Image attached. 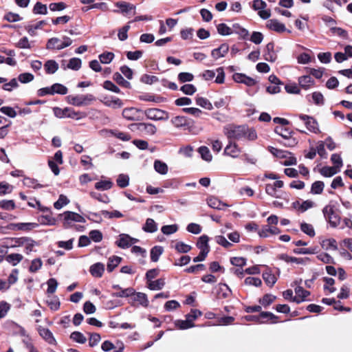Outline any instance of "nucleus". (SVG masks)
<instances>
[{
  "label": "nucleus",
  "instance_id": "obj_29",
  "mask_svg": "<svg viewBox=\"0 0 352 352\" xmlns=\"http://www.w3.org/2000/svg\"><path fill=\"white\" fill-rule=\"evenodd\" d=\"M299 85L304 89H309L314 84V80L310 76L306 75L298 78Z\"/></svg>",
  "mask_w": 352,
  "mask_h": 352
},
{
  "label": "nucleus",
  "instance_id": "obj_23",
  "mask_svg": "<svg viewBox=\"0 0 352 352\" xmlns=\"http://www.w3.org/2000/svg\"><path fill=\"white\" fill-rule=\"evenodd\" d=\"M229 47L227 44H222L218 48L214 49L211 52V56L214 59H219L221 57H224L228 53Z\"/></svg>",
  "mask_w": 352,
  "mask_h": 352
},
{
  "label": "nucleus",
  "instance_id": "obj_3",
  "mask_svg": "<svg viewBox=\"0 0 352 352\" xmlns=\"http://www.w3.org/2000/svg\"><path fill=\"white\" fill-rule=\"evenodd\" d=\"M66 99L69 104L76 107L88 106L96 100V98L90 94L69 95Z\"/></svg>",
  "mask_w": 352,
  "mask_h": 352
},
{
  "label": "nucleus",
  "instance_id": "obj_41",
  "mask_svg": "<svg viewBox=\"0 0 352 352\" xmlns=\"http://www.w3.org/2000/svg\"><path fill=\"white\" fill-rule=\"evenodd\" d=\"M11 124V121L0 116V131L2 132L1 136L4 138L8 133V127Z\"/></svg>",
  "mask_w": 352,
  "mask_h": 352
},
{
  "label": "nucleus",
  "instance_id": "obj_43",
  "mask_svg": "<svg viewBox=\"0 0 352 352\" xmlns=\"http://www.w3.org/2000/svg\"><path fill=\"white\" fill-rule=\"evenodd\" d=\"M50 89H52V95L55 94L65 95L68 91L67 88L60 83H55L52 85L50 86Z\"/></svg>",
  "mask_w": 352,
  "mask_h": 352
},
{
  "label": "nucleus",
  "instance_id": "obj_50",
  "mask_svg": "<svg viewBox=\"0 0 352 352\" xmlns=\"http://www.w3.org/2000/svg\"><path fill=\"white\" fill-rule=\"evenodd\" d=\"M278 233H280V230L276 226H266L261 230L260 235L263 237H267L269 234H277Z\"/></svg>",
  "mask_w": 352,
  "mask_h": 352
},
{
  "label": "nucleus",
  "instance_id": "obj_40",
  "mask_svg": "<svg viewBox=\"0 0 352 352\" xmlns=\"http://www.w3.org/2000/svg\"><path fill=\"white\" fill-rule=\"evenodd\" d=\"M23 258L22 254H10L6 256V261L13 266H16Z\"/></svg>",
  "mask_w": 352,
  "mask_h": 352
},
{
  "label": "nucleus",
  "instance_id": "obj_52",
  "mask_svg": "<svg viewBox=\"0 0 352 352\" xmlns=\"http://www.w3.org/2000/svg\"><path fill=\"white\" fill-rule=\"evenodd\" d=\"M196 104L208 110H212L213 109L212 103L206 98L197 97L196 98Z\"/></svg>",
  "mask_w": 352,
  "mask_h": 352
},
{
  "label": "nucleus",
  "instance_id": "obj_63",
  "mask_svg": "<svg viewBox=\"0 0 352 352\" xmlns=\"http://www.w3.org/2000/svg\"><path fill=\"white\" fill-rule=\"evenodd\" d=\"M175 248L179 253H187L190 251L191 246L182 241H178L175 243Z\"/></svg>",
  "mask_w": 352,
  "mask_h": 352
},
{
  "label": "nucleus",
  "instance_id": "obj_61",
  "mask_svg": "<svg viewBox=\"0 0 352 352\" xmlns=\"http://www.w3.org/2000/svg\"><path fill=\"white\" fill-rule=\"evenodd\" d=\"M217 32L219 34L227 36L232 34V29L225 23H220L217 26Z\"/></svg>",
  "mask_w": 352,
  "mask_h": 352
},
{
  "label": "nucleus",
  "instance_id": "obj_46",
  "mask_svg": "<svg viewBox=\"0 0 352 352\" xmlns=\"http://www.w3.org/2000/svg\"><path fill=\"white\" fill-rule=\"evenodd\" d=\"M268 151L275 157L281 159L287 158V155H290V153L288 151L280 150L273 146H269Z\"/></svg>",
  "mask_w": 352,
  "mask_h": 352
},
{
  "label": "nucleus",
  "instance_id": "obj_27",
  "mask_svg": "<svg viewBox=\"0 0 352 352\" xmlns=\"http://www.w3.org/2000/svg\"><path fill=\"white\" fill-rule=\"evenodd\" d=\"M209 238L206 235H203L199 237L197 246L200 250V252L208 253L210 247L208 245Z\"/></svg>",
  "mask_w": 352,
  "mask_h": 352
},
{
  "label": "nucleus",
  "instance_id": "obj_11",
  "mask_svg": "<svg viewBox=\"0 0 352 352\" xmlns=\"http://www.w3.org/2000/svg\"><path fill=\"white\" fill-rule=\"evenodd\" d=\"M267 3L263 0H254L252 8L258 11V16L263 19H267L271 16V11L266 9Z\"/></svg>",
  "mask_w": 352,
  "mask_h": 352
},
{
  "label": "nucleus",
  "instance_id": "obj_16",
  "mask_svg": "<svg viewBox=\"0 0 352 352\" xmlns=\"http://www.w3.org/2000/svg\"><path fill=\"white\" fill-rule=\"evenodd\" d=\"M101 102L105 106L113 109L121 108L123 106L122 101L114 96H105L101 100Z\"/></svg>",
  "mask_w": 352,
  "mask_h": 352
},
{
  "label": "nucleus",
  "instance_id": "obj_55",
  "mask_svg": "<svg viewBox=\"0 0 352 352\" xmlns=\"http://www.w3.org/2000/svg\"><path fill=\"white\" fill-rule=\"evenodd\" d=\"M117 185L123 188L129 186V177L127 175L120 174L116 179Z\"/></svg>",
  "mask_w": 352,
  "mask_h": 352
},
{
  "label": "nucleus",
  "instance_id": "obj_19",
  "mask_svg": "<svg viewBox=\"0 0 352 352\" xmlns=\"http://www.w3.org/2000/svg\"><path fill=\"white\" fill-rule=\"evenodd\" d=\"M265 60L270 62H274L277 58V54L274 51V44L269 43L266 45L263 54Z\"/></svg>",
  "mask_w": 352,
  "mask_h": 352
},
{
  "label": "nucleus",
  "instance_id": "obj_31",
  "mask_svg": "<svg viewBox=\"0 0 352 352\" xmlns=\"http://www.w3.org/2000/svg\"><path fill=\"white\" fill-rule=\"evenodd\" d=\"M46 24L47 23L45 21H39L34 25H29L26 26L25 30L30 36H35L36 34V30L41 29L42 27Z\"/></svg>",
  "mask_w": 352,
  "mask_h": 352
},
{
  "label": "nucleus",
  "instance_id": "obj_28",
  "mask_svg": "<svg viewBox=\"0 0 352 352\" xmlns=\"http://www.w3.org/2000/svg\"><path fill=\"white\" fill-rule=\"evenodd\" d=\"M104 271V266L103 264L100 263H97L94 265H92L90 267V273L91 274L97 278H100L102 276L103 272Z\"/></svg>",
  "mask_w": 352,
  "mask_h": 352
},
{
  "label": "nucleus",
  "instance_id": "obj_53",
  "mask_svg": "<svg viewBox=\"0 0 352 352\" xmlns=\"http://www.w3.org/2000/svg\"><path fill=\"white\" fill-rule=\"evenodd\" d=\"M324 187V182L317 181L312 184L311 192L314 195H320L322 192Z\"/></svg>",
  "mask_w": 352,
  "mask_h": 352
},
{
  "label": "nucleus",
  "instance_id": "obj_2",
  "mask_svg": "<svg viewBox=\"0 0 352 352\" xmlns=\"http://www.w3.org/2000/svg\"><path fill=\"white\" fill-rule=\"evenodd\" d=\"M292 118L293 122L296 126H299L300 122H302L309 131L314 133L320 132L318 124L314 118L303 114L294 115Z\"/></svg>",
  "mask_w": 352,
  "mask_h": 352
},
{
  "label": "nucleus",
  "instance_id": "obj_64",
  "mask_svg": "<svg viewBox=\"0 0 352 352\" xmlns=\"http://www.w3.org/2000/svg\"><path fill=\"white\" fill-rule=\"evenodd\" d=\"M70 338L74 341L80 344H84L87 341V338H85V336L79 331H74L73 333H72Z\"/></svg>",
  "mask_w": 352,
  "mask_h": 352
},
{
  "label": "nucleus",
  "instance_id": "obj_35",
  "mask_svg": "<svg viewBox=\"0 0 352 352\" xmlns=\"http://www.w3.org/2000/svg\"><path fill=\"white\" fill-rule=\"evenodd\" d=\"M165 285V279L163 278L148 282V287L151 290L162 289Z\"/></svg>",
  "mask_w": 352,
  "mask_h": 352
},
{
  "label": "nucleus",
  "instance_id": "obj_12",
  "mask_svg": "<svg viewBox=\"0 0 352 352\" xmlns=\"http://www.w3.org/2000/svg\"><path fill=\"white\" fill-rule=\"evenodd\" d=\"M137 242H138V239L133 238L126 234H120L116 241V244L122 249H126Z\"/></svg>",
  "mask_w": 352,
  "mask_h": 352
},
{
  "label": "nucleus",
  "instance_id": "obj_56",
  "mask_svg": "<svg viewBox=\"0 0 352 352\" xmlns=\"http://www.w3.org/2000/svg\"><path fill=\"white\" fill-rule=\"evenodd\" d=\"M33 12L36 14H47V6L41 3V2H37L33 8Z\"/></svg>",
  "mask_w": 352,
  "mask_h": 352
},
{
  "label": "nucleus",
  "instance_id": "obj_9",
  "mask_svg": "<svg viewBox=\"0 0 352 352\" xmlns=\"http://www.w3.org/2000/svg\"><path fill=\"white\" fill-rule=\"evenodd\" d=\"M60 216L63 217V226L65 228L72 227L75 222H85L84 217L74 212L66 211L60 214Z\"/></svg>",
  "mask_w": 352,
  "mask_h": 352
},
{
  "label": "nucleus",
  "instance_id": "obj_8",
  "mask_svg": "<svg viewBox=\"0 0 352 352\" xmlns=\"http://www.w3.org/2000/svg\"><path fill=\"white\" fill-rule=\"evenodd\" d=\"M202 77L206 80H212L214 77V82L218 84H222L225 80V72L223 67H219L214 70H206L202 74Z\"/></svg>",
  "mask_w": 352,
  "mask_h": 352
},
{
  "label": "nucleus",
  "instance_id": "obj_51",
  "mask_svg": "<svg viewBox=\"0 0 352 352\" xmlns=\"http://www.w3.org/2000/svg\"><path fill=\"white\" fill-rule=\"evenodd\" d=\"M300 230L302 232L311 237L314 236L316 234L313 226L305 222L300 224Z\"/></svg>",
  "mask_w": 352,
  "mask_h": 352
},
{
  "label": "nucleus",
  "instance_id": "obj_57",
  "mask_svg": "<svg viewBox=\"0 0 352 352\" xmlns=\"http://www.w3.org/2000/svg\"><path fill=\"white\" fill-rule=\"evenodd\" d=\"M28 37L24 36L19 39L16 44V47L20 49H30L32 47V43Z\"/></svg>",
  "mask_w": 352,
  "mask_h": 352
},
{
  "label": "nucleus",
  "instance_id": "obj_21",
  "mask_svg": "<svg viewBox=\"0 0 352 352\" xmlns=\"http://www.w3.org/2000/svg\"><path fill=\"white\" fill-rule=\"evenodd\" d=\"M267 28L277 32H283L286 30L285 25L276 19H270L266 24Z\"/></svg>",
  "mask_w": 352,
  "mask_h": 352
},
{
  "label": "nucleus",
  "instance_id": "obj_45",
  "mask_svg": "<svg viewBox=\"0 0 352 352\" xmlns=\"http://www.w3.org/2000/svg\"><path fill=\"white\" fill-rule=\"evenodd\" d=\"M164 249L162 246H154L151 250V259L153 262H157L162 254Z\"/></svg>",
  "mask_w": 352,
  "mask_h": 352
},
{
  "label": "nucleus",
  "instance_id": "obj_5",
  "mask_svg": "<svg viewBox=\"0 0 352 352\" xmlns=\"http://www.w3.org/2000/svg\"><path fill=\"white\" fill-rule=\"evenodd\" d=\"M274 131L285 140L284 142H280L284 146L292 147L297 144L298 141L296 138L292 137L293 132L288 128L283 126H278L275 128Z\"/></svg>",
  "mask_w": 352,
  "mask_h": 352
},
{
  "label": "nucleus",
  "instance_id": "obj_42",
  "mask_svg": "<svg viewBox=\"0 0 352 352\" xmlns=\"http://www.w3.org/2000/svg\"><path fill=\"white\" fill-rule=\"evenodd\" d=\"M113 186V182L110 179L101 180L95 184V188L98 190H107Z\"/></svg>",
  "mask_w": 352,
  "mask_h": 352
},
{
  "label": "nucleus",
  "instance_id": "obj_17",
  "mask_svg": "<svg viewBox=\"0 0 352 352\" xmlns=\"http://www.w3.org/2000/svg\"><path fill=\"white\" fill-rule=\"evenodd\" d=\"M138 129L148 135H153L157 132L156 126L151 123L140 122L137 124Z\"/></svg>",
  "mask_w": 352,
  "mask_h": 352
},
{
  "label": "nucleus",
  "instance_id": "obj_6",
  "mask_svg": "<svg viewBox=\"0 0 352 352\" xmlns=\"http://www.w3.org/2000/svg\"><path fill=\"white\" fill-rule=\"evenodd\" d=\"M334 208L333 205L328 204L323 208L322 213L330 226L336 228L340 224V217L335 212Z\"/></svg>",
  "mask_w": 352,
  "mask_h": 352
},
{
  "label": "nucleus",
  "instance_id": "obj_14",
  "mask_svg": "<svg viewBox=\"0 0 352 352\" xmlns=\"http://www.w3.org/2000/svg\"><path fill=\"white\" fill-rule=\"evenodd\" d=\"M255 318V322L257 323H277L278 322V316L272 314L270 311H262L258 316V317Z\"/></svg>",
  "mask_w": 352,
  "mask_h": 352
},
{
  "label": "nucleus",
  "instance_id": "obj_39",
  "mask_svg": "<svg viewBox=\"0 0 352 352\" xmlns=\"http://www.w3.org/2000/svg\"><path fill=\"white\" fill-rule=\"evenodd\" d=\"M198 153L200 154L201 158L208 162H210L212 160V155L209 150V148L207 146H200L198 148Z\"/></svg>",
  "mask_w": 352,
  "mask_h": 352
},
{
  "label": "nucleus",
  "instance_id": "obj_20",
  "mask_svg": "<svg viewBox=\"0 0 352 352\" xmlns=\"http://www.w3.org/2000/svg\"><path fill=\"white\" fill-rule=\"evenodd\" d=\"M132 302L131 304L134 305L135 302H138L139 305L143 306L144 307H147L148 306V300L147 298L146 294L142 292H135L131 296Z\"/></svg>",
  "mask_w": 352,
  "mask_h": 352
},
{
  "label": "nucleus",
  "instance_id": "obj_1",
  "mask_svg": "<svg viewBox=\"0 0 352 352\" xmlns=\"http://www.w3.org/2000/svg\"><path fill=\"white\" fill-rule=\"evenodd\" d=\"M247 126L228 124L223 127V133L229 140H241L245 137Z\"/></svg>",
  "mask_w": 352,
  "mask_h": 352
},
{
  "label": "nucleus",
  "instance_id": "obj_22",
  "mask_svg": "<svg viewBox=\"0 0 352 352\" xmlns=\"http://www.w3.org/2000/svg\"><path fill=\"white\" fill-rule=\"evenodd\" d=\"M140 112V109L134 107L125 108L122 111V116L128 120H136L138 119V113Z\"/></svg>",
  "mask_w": 352,
  "mask_h": 352
},
{
  "label": "nucleus",
  "instance_id": "obj_58",
  "mask_svg": "<svg viewBox=\"0 0 352 352\" xmlns=\"http://www.w3.org/2000/svg\"><path fill=\"white\" fill-rule=\"evenodd\" d=\"M276 297L272 294H265L263 297L259 300V302L264 307H267L270 305H271L275 300Z\"/></svg>",
  "mask_w": 352,
  "mask_h": 352
},
{
  "label": "nucleus",
  "instance_id": "obj_15",
  "mask_svg": "<svg viewBox=\"0 0 352 352\" xmlns=\"http://www.w3.org/2000/svg\"><path fill=\"white\" fill-rule=\"evenodd\" d=\"M234 82L237 83H243L248 87H252L256 84V80L250 76L242 73H235L232 76Z\"/></svg>",
  "mask_w": 352,
  "mask_h": 352
},
{
  "label": "nucleus",
  "instance_id": "obj_34",
  "mask_svg": "<svg viewBox=\"0 0 352 352\" xmlns=\"http://www.w3.org/2000/svg\"><path fill=\"white\" fill-rule=\"evenodd\" d=\"M142 229L146 232L153 233L157 230V224L153 219L148 218L146 219Z\"/></svg>",
  "mask_w": 352,
  "mask_h": 352
},
{
  "label": "nucleus",
  "instance_id": "obj_37",
  "mask_svg": "<svg viewBox=\"0 0 352 352\" xmlns=\"http://www.w3.org/2000/svg\"><path fill=\"white\" fill-rule=\"evenodd\" d=\"M340 172V170L333 166H324L320 169V173L326 177H330Z\"/></svg>",
  "mask_w": 352,
  "mask_h": 352
},
{
  "label": "nucleus",
  "instance_id": "obj_4",
  "mask_svg": "<svg viewBox=\"0 0 352 352\" xmlns=\"http://www.w3.org/2000/svg\"><path fill=\"white\" fill-rule=\"evenodd\" d=\"M53 110L55 116L59 118H70L78 120L87 116V113L85 112L75 111L72 109L68 107L63 109L59 107H54Z\"/></svg>",
  "mask_w": 352,
  "mask_h": 352
},
{
  "label": "nucleus",
  "instance_id": "obj_25",
  "mask_svg": "<svg viewBox=\"0 0 352 352\" xmlns=\"http://www.w3.org/2000/svg\"><path fill=\"white\" fill-rule=\"evenodd\" d=\"M263 278L265 281V283L270 287H273L274 285L277 281V278L275 276V275L272 273V270L270 269H267L263 273Z\"/></svg>",
  "mask_w": 352,
  "mask_h": 352
},
{
  "label": "nucleus",
  "instance_id": "obj_54",
  "mask_svg": "<svg viewBox=\"0 0 352 352\" xmlns=\"http://www.w3.org/2000/svg\"><path fill=\"white\" fill-rule=\"evenodd\" d=\"M321 245L323 248H325L326 250H338L337 241L334 239H328L323 240L321 243Z\"/></svg>",
  "mask_w": 352,
  "mask_h": 352
},
{
  "label": "nucleus",
  "instance_id": "obj_33",
  "mask_svg": "<svg viewBox=\"0 0 352 352\" xmlns=\"http://www.w3.org/2000/svg\"><path fill=\"white\" fill-rule=\"evenodd\" d=\"M133 294H135L134 289L132 287H128L126 289L121 288L119 291L113 293L112 296L118 298H126L132 296Z\"/></svg>",
  "mask_w": 352,
  "mask_h": 352
},
{
  "label": "nucleus",
  "instance_id": "obj_59",
  "mask_svg": "<svg viewBox=\"0 0 352 352\" xmlns=\"http://www.w3.org/2000/svg\"><path fill=\"white\" fill-rule=\"evenodd\" d=\"M114 58V54L112 52H104L99 55V60L103 64L110 63Z\"/></svg>",
  "mask_w": 352,
  "mask_h": 352
},
{
  "label": "nucleus",
  "instance_id": "obj_48",
  "mask_svg": "<svg viewBox=\"0 0 352 352\" xmlns=\"http://www.w3.org/2000/svg\"><path fill=\"white\" fill-rule=\"evenodd\" d=\"M172 124L177 128L185 126L187 125V118L185 116H178L171 119Z\"/></svg>",
  "mask_w": 352,
  "mask_h": 352
},
{
  "label": "nucleus",
  "instance_id": "obj_32",
  "mask_svg": "<svg viewBox=\"0 0 352 352\" xmlns=\"http://www.w3.org/2000/svg\"><path fill=\"white\" fill-rule=\"evenodd\" d=\"M153 167L155 170L161 175H166L168 170L167 164L160 160H155Z\"/></svg>",
  "mask_w": 352,
  "mask_h": 352
},
{
  "label": "nucleus",
  "instance_id": "obj_7",
  "mask_svg": "<svg viewBox=\"0 0 352 352\" xmlns=\"http://www.w3.org/2000/svg\"><path fill=\"white\" fill-rule=\"evenodd\" d=\"M63 38L62 41L56 37L51 38L46 44V48L50 50H60L72 45V41L69 37L64 36Z\"/></svg>",
  "mask_w": 352,
  "mask_h": 352
},
{
  "label": "nucleus",
  "instance_id": "obj_10",
  "mask_svg": "<svg viewBox=\"0 0 352 352\" xmlns=\"http://www.w3.org/2000/svg\"><path fill=\"white\" fill-rule=\"evenodd\" d=\"M146 118L152 120H166L168 119V113L162 109L150 108L144 111Z\"/></svg>",
  "mask_w": 352,
  "mask_h": 352
},
{
  "label": "nucleus",
  "instance_id": "obj_38",
  "mask_svg": "<svg viewBox=\"0 0 352 352\" xmlns=\"http://www.w3.org/2000/svg\"><path fill=\"white\" fill-rule=\"evenodd\" d=\"M122 258L117 256H113L109 258L107 269L109 272H111L121 262Z\"/></svg>",
  "mask_w": 352,
  "mask_h": 352
},
{
  "label": "nucleus",
  "instance_id": "obj_60",
  "mask_svg": "<svg viewBox=\"0 0 352 352\" xmlns=\"http://www.w3.org/2000/svg\"><path fill=\"white\" fill-rule=\"evenodd\" d=\"M81 60L78 58H72L69 60L67 68L78 71L81 67Z\"/></svg>",
  "mask_w": 352,
  "mask_h": 352
},
{
  "label": "nucleus",
  "instance_id": "obj_62",
  "mask_svg": "<svg viewBox=\"0 0 352 352\" xmlns=\"http://www.w3.org/2000/svg\"><path fill=\"white\" fill-rule=\"evenodd\" d=\"M69 202V200L67 199V197L63 195H60L58 197V199L54 204V206L56 209L60 210L63 206L68 204Z\"/></svg>",
  "mask_w": 352,
  "mask_h": 352
},
{
  "label": "nucleus",
  "instance_id": "obj_18",
  "mask_svg": "<svg viewBox=\"0 0 352 352\" xmlns=\"http://www.w3.org/2000/svg\"><path fill=\"white\" fill-rule=\"evenodd\" d=\"M296 296L293 298V301L299 304L307 300V297L310 295V292L307 290H305L303 287L300 286H297L295 288Z\"/></svg>",
  "mask_w": 352,
  "mask_h": 352
},
{
  "label": "nucleus",
  "instance_id": "obj_30",
  "mask_svg": "<svg viewBox=\"0 0 352 352\" xmlns=\"http://www.w3.org/2000/svg\"><path fill=\"white\" fill-rule=\"evenodd\" d=\"M59 68L58 63L54 60H48L44 64V69L47 74H53Z\"/></svg>",
  "mask_w": 352,
  "mask_h": 352
},
{
  "label": "nucleus",
  "instance_id": "obj_44",
  "mask_svg": "<svg viewBox=\"0 0 352 352\" xmlns=\"http://www.w3.org/2000/svg\"><path fill=\"white\" fill-rule=\"evenodd\" d=\"M32 226V224L30 223H10L8 226V228L12 230H30Z\"/></svg>",
  "mask_w": 352,
  "mask_h": 352
},
{
  "label": "nucleus",
  "instance_id": "obj_13",
  "mask_svg": "<svg viewBox=\"0 0 352 352\" xmlns=\"http://www.w3.org/2000/svg\"><path fill=\"white\" fill-rule=\"evenodd\" d=\"M241 152V148L232 140H229L224 148L223 155L232 158H237Z\"/></svg>",
  "mask_w": 352,
  "mask_h": 352
},
{
  "label": "nucleus",
  "instance_id": "obj_26",
  "mask_svg": "<svg viewBox=\"0 0 352 352\" xmlns=\"http://www.w3.org/2000/svg\"><path fill=\"white\" fill-rule=\"evenodd\" d=\"M208 205L214 209L224 210L228 206L226 204L222 203L219 199L216 197H209L207 200Z\"/></svg>",
  "mask_w": 352,
  "mask_h": 352
},
{
  "label": "nucleus",
  "instance_id": "obj_47",
  "mask_svg": "<svg viewBox=\"0 0 352 352\" xmlns=\"http://www.w3.org/2000/svg\"><path fill=\"white\" fill-rule=\"evenodd\" d=\"M174 323L177 328L182 330L188 329L195 326L194 323H191L190 320L186 318V320H177Z\"/></svg>",
  "mask_w": 352,
  "mask_h": 352
},
{
  "label": "nucleus",
  "instance_id": "obj_24",
  "mask_svg": "<svg viewBox=\"0 0 352 352\" xmlns=\"http://www.w3.org/2000/svg\"><path fill=\"white\" fill-rule=\"evenodd\" d=\"M39 335L49 344H54L56 340L53 336L52 333L47 328L39 327L38 329Z\"/></svg>",
  "mask_w": 352,
  "mask_h": 352
},
{
  "label": "nucleus",
  "instance_id": "obj_36",
  "mask_svg": "<svg viewBox=\"0 0 352 352\" xmlns=\"http://www.w3.org/2000/svg\"><path fill=\"white\" fill-rule=\"evenodd\" d=\"M108 133L117 138L118 139H120V140H122V141H129L131 139V136L129 133H124V132H122V131H117V130H109L108 131Z\"/></svg>",
  "mask_w": 352,
  "mask_h": 352
},
{
  "label": "nucleus",
  "instance_id": "obj_49",
  "mask_svg": "<svg viewBox=\"0 0 352 352\" xmlns=\"http://www.w3.org/2000/svg\"><path fill=\"white\" fill-rule=\"evenodd\" d=\"M113 80L120 86L125 87V88H130L131 87V83L125 80L121 74L118 72H116L113 74Z\"/></svg>",
  "mask_w": 352,
  "mask_h": 352
}]
</instances>
